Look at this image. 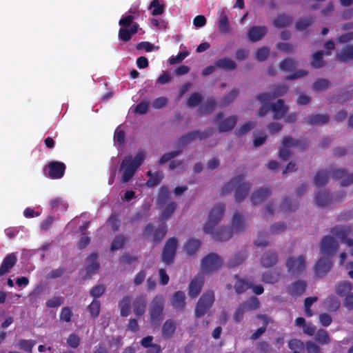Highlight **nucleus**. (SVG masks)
Masks as SVG:
<instances>
[{
    "instance_id": "nucleus-45",
    "label": "nucleus",
    "mask_w": 353,
    "mask_h": 353,
    "mask_svg": "<svg viewBox=\"0 0 353 353\" xmlns=\"http://www.w3.org/2000/svg\"><path fill=\"white\" fill-rule=\"evenodd\" d=\"M246 311L254 310L259 307L260 302L257 297L251 296L241 304Z\"/></svg>"
},
{
    "instance_id": "nucleus-10",
    "label": "nucleus",
    "mask_w": 353,
    "mask_h": 353,
    "mask_svg": "<svg viewBox=\"0 0 353 353\" xmlns=\"http://www.w3.org/2000/svg\"><path fill=\"white\" fill-rule=\"evenodd\" d=\"M339 248V244L334 237L331 236H324L320 244V250L324 257H331L335 255Z\"/></svg>"
},
{
    "instance_id": "nucleus-47",
    "label": "nucleus",
    "mask_w": 353,
    "mask_h": 353,
    "mask_svg": "<svg viewBox=\"0 0 353 353\" xmlns=\"http://www.w3.org/2000/svg\"><path fill=\"white\" fill-rule=\"evenodd\" d=\"M256 125V122L255 121H248L245 123L244 124L239 125L235 130V134L236 136L240 137L243 135L244 134L248 132L251 130L255 128Z\"/></svg>"
},
{
    "instance_id": "nucleus-33",
    "label": "nucleus",
    "mask_w": 353,
    "mask_h": 353,
    "mask_svg": "<svg viewBox=\"0 0 353 353\" xmlns=\"http://www.w3.org/2000/svg\"><path fill=\"white\" fill-rule=\"evenodd\" d=\"M131 297L128 295L125 296L119 302V306L120 307V314L123 317H126L131 313Z\"/></svg>"
},
{
    "instance_id": "nucleus-55",
    "label": "nucleus",
    "mask_w": 353,
    "mask_h": 353,
    "mask_svg": "<svg viewBox=\"0 0 353 353\" xmlns=\"http://www.w3.org/2000/svg\"><path fill=\"white\" fill-rule=\"evenodd\" d=\"M153 8V10H152V14L153 16H157V15H161L162 14L163 12H164V6L163 5H161L160 4L159 0H153L150 6H149V9H152Z\"/></svg>"
},
{
    "instance_id": "nucleus-27",
    "label": "nucleus",
    "mask_w": 353,
    "mask_h": 353,
    "mask_svg": "<svg viewBox=\"0 0 353 353\" xmlns=\"http://www.w3.org/2000/svg\"><path fill=\"white\" fill-rule=\"evenodd\" d=\"M281 276V271L274 269L264 272L262 275L261 280L266 283L274 284L279 281Z\"/></svg>"
},
{
    "instance_id": "nucleus-36",
    "label": "nucleus",
    "mask_w": 353,
    "mask_h": 353,
    "mask_svg": "<svg viewBox=\"0 0 353 353\" xmlns=\"http://www.w3.org/2000/svg\"><path fill=\"white\" fill-rule=\"evenodd\" d=\"M244 220L240 212H236L232 220V230L233 232H238L244 229Z\"/></svg>"
},
{
    "instance_id": "nucleus-60",
    "label": "nucleus",
    "mask_w": 353,
    "mask_h": 353,
    "mask_svg": "<svg viewBox=\"0 0 353 353\" xmlns=\"http://www.w3.org/2000/svg\"><path fill=\"white\" fill-rule=\"evenodd\" d=\"M36 342L33 340L20 339L18 342V345L22 350L32 352V348L34 346Z\"/></svg>"
},
{
    "instance_id": "nucleus-41",
    "label": "nucleus",
    "mask_w": 353,
    "mask_h": 353,
    "mask_svg": "<svg viewBox=\"0 0 353 353\" xmlns=\"http://www.w3.org/2000/svg\"><path fill=\"white\" fill-rule=\"evenodd\" d=\"M314 22V19L310 16L299 19L295 23V28L299 31H303Z\"/></svg>"
},
{
    "instance_id": "nucleus-17",
    "label": "nucleus",
    "mask_w": 353,
    "mask_h": 353,
    "mask_svg": "<svg viewBox=\"0 0 353 353\" xmlns=\"http://www.w3.org/2000/svg\"><path fill=\"white\" fill-rule=\"evenodd\" d=\"M333 179H342L341 186H348L353 183V173L347 174L345 169H336L332 172Z\"/></svg>"
},
{
    "instance_id": "nucleus-26",
    "label": "nucleus",
    "mask_w": 353,
    "mask_h": 353,
    "mask_svg": "<svg viewBox=\"0 0 353 353\" xmlns=\"http://www.w3.org/2000/svg\"><path fill=\"white\" fill-rule=\"evenodd\" d=\"M293 21L291 15L285 13L279 14L273 21V24L276 28H282L289 26Z\"/></svg>"
},
{
    "instance_id": "nucleus-9",
    "label": "nucleus",
    "mask_w": 353,
    "mask_h": 353,
    "mask_svg": "<svg viewBox=\"0 0 353 353\" xmlns=\"http://www.w3.org/2000/svg\"><path fill=\"white\" fill-rule=\"evenodd\" d=\"M138 168L135 164L132 163L131 155L125 157L119 168L120 170H123L121 179V182L123 183H128L133 177Z\"/></svg>"
},
{
    "instance_id": "nucleus-8",
    "label": "nucleus",
    "mask_w": 353,
    "mask_h": 353,
    "mask_svg": "<svg viewBox=\"0 0 353 353\" xmlns=\"http://www.w3.org/2000/svg\"><path fill=\"white\" fill-rule=\"evenodd\" d=\"M285 265L290 273L299 276L305 270V259L303 255L290 256L287 259Z\"/></svg>"
},
{
    "instance_id": "nucleus-63",
    "label": "nucleus",
    "mask_w": 353,
    "mask_h": 353,
    "mask_svg": "<svg viewBox=\"0 0 353 353\" xmlns=\"http://www.w3.org/2000/svg\"><path fill=\"white\" fill-rule=\"evenodd\" d=\"M288 90V86L287 85H276L273 88V92H272V97L274 99H276L279 97H282L285 95V94Z\"/></svg>"
},
{
    "instance_id": "nucleus-20",
    "label": "nucleus",
    "mask_w": 353,
    "mask_h": 353,
    "mask_svg": "<svg viewBox=\"0 0 353 353\" xmlns=\"http://www.w3.org/2000/svg\"><path fill=\"white\" fill-rule=\"evenodd\" d=\"M271 194L270 188H261L254 192L250 197L252 205H256L263 202Z\"/></svg>"
},
{
    "instance_id": "nucleus-28",
    "label": "nucleus",
    "mask_w": 353,
    "mask_h": 353,
    "mask_svg": "<svg viewBox=\"0 0 353 353\" xmlns=\"http://www.w3.org/2000/svg\"><path fill=\"white\" fill-rule=\"evenodd\" d=\"M278 261V256L274 252H267L261 258V263L263 267L269 268L274 265Z\"/></svg>"
},
{
    "instance_id": "nucleus-4",
    "label": "nucleus",
    "mask_w": 353,
    "mask_h": 353,
    "mask_svg": "<svg viewBox=\"0 0 353 353\" xmlns=\"http://www.w3.org/2000/svg\"><path fill=\"white\" fill-rule=\"evenodd\" d=\"M214 293L212 290H207L199 298L194 311L196 318L203 316L212 306L214 302Z\"/></svg>"
},
{
    "instance_id": "nucleus-52",
    "label": "nucleus",
    "mask_w": 353,
    "mask_h": 353,
    "mask_svg": "<svg viewBox=\"0 0 353 353\" xmlns=\"http://www.w3.org/2000/svg\"><path fill=\"white\" fill-rule=\"evenodd\" d=\"M246 259V255L244 253L239 252L234 255L228 263V268H234L243 263Z\"/></svg>"
},
{
    "instance_id": "nucleus-24",
    "label": "nucleus",
    "mask_w": 353,
    "mask_h": 353,
    "mask_svg": "<svg viewBox=\"0 0 353 353\" xmlns=\"http://www.w3.org/2000/svg\"><path fill=\"white\" fill-rule=\"evenodd\" d=\"M214 64L217 68H221L227 71H232L237 68L236 62L228 57L216 60L214 62Z\"/></svg>"
},
{
    "instance_id": "nucleus-61",
    "label": "nucleus",
    "mask_w": 353,
    "mask_h": 353,
    "mask_svg": "<svg viewBox=\"0 0 353 353\" xmlns=\"http://www.w3.org/2000/svg\"><path fill=\"white\" fill-rule=\"evenodd\" d=\"M202 101V97L199 93H192L187 101V105L190 108L198 105Z\"/></svg>"
},
{
    "instance_id": "nucleus-19",
    "label": "nucleus",
    "mask_w": 353,
    "mask_h": 353,
    "mask_svg": "<svg viewBox=\"0 0 353 353\" xmlns=\"http://www.w3.org/2000/svg\"><path fill=\"white\" fill-rule=\"evenodd\" d=\"M17 261V258L14 253L7 254L0 265V276L8 273L14 266Z\"/></svg>"
},
{
    "instance_id": "nucleus-38",
    "label": "nucleus",
    "mask_w": 353,
    "mask_h": 353,
    "mask_svg": "<svg viewBox=\"0 0 353 353\" xmlns=\"http://www.w3.org/2000/svg\"><path fill=\"white\" fill-rule=\"evenodd\" d=\"M176 330V324L173 320L165 321L162 327V334L165 338H170L172 336Z\"/></svg>"
},
{
    "instance_id": "nucleus-57",
    "label": "nucleus",
    "mask_w": 353,
    "mask_h": 353,
    "mask_svg": "<svg viewBox=\"0 0 353 353\" xmlns=\"http://www.w3.org/2000/svg\"><path fill=\"white\" fill-rule=\"evenodd\" d=\"M330 85V81L326 79L319 78L317 79L312 85V88L315 91H321L327 88Z\"/></svg>"
},
{
    "instance_id": "nucleus-6",
    "label": "nucleus",
    "mask_w": 353,
    "mask_h": 353,
    "mask_svg": "<svg viewBox=\"0 0 353 353\" xmlns=\"http://www.w3.org/2000/svg\"><path fill=\"white\" fill-rule=\"evenodd\" d=\"M66 166L61 161H52L49 162L43 168V173L52 179H60L65 174Z\"/></svg>"
},
{
    "instance_id": "nucleus-5",
    "label": "nucleus",
    "mask_w": 353,
    "mask_h": 353,
    "mask_svg": "<svg viewBox=\"0 0 353 353\" xmlns=\"http://www.w3.org/2000/svg\"><path fill=\"white\" fill-rule=\"evenodd\" d=\"M223 260L216 253H210L201 260V272L206 274H212L223 265Z\"/></svg>"
},
{
    "instance_id": "nucleus-34",
    "label": "nucleus",
    "mask_w": 353,
    "mask_h": 353,
    "mask_svg": "<svg viewBox=\"0 0 353 353\" xmlns=\"http://www.w3.org/2000/svg\"><path fill=\"white\" fill-rule=\"evenodd\" d=\"M201 246V241L199 239H190L184 245V250L189 255H194Z\"/></svg>"
},
{
    "instance_id": "nucleus-49",
    "label": "nucleus",
    "mask_w": 353,
    "mask_h": 353,
    "mask_svg": "<svg viewBox=\"0 0 353 353\" xmlns=\"http://www.w3.org/2000/svg\"><path fill=\"white\" fill-rule=\"evenodd\" d=\"M126 241V238L122 234L117 235L112 241L110 250L115 251L123 247Z\"/></svg>"
},
{
    "instance_id": "nucleus-54",
    "label": "nucleus",
    "mask_w": 353,
    "mask_h": 353,
    "mask_svg": "<svg viewBox=\"0 0 353 353\" xmlns=\"http://www.w3.org/2000/svg\"><path fill=\"white\" fill-rule=\"evenodd\" d=\"M216 107V101L214 98L211 97L206 100L202 105L199 110L202 113H210L214 110Z\"/></svg>"
},
{
    "instance_id": "nucleus-21",
    "label": "nucleus",
    "mask_w": 353,
    "mask_h": 353,
    "mask_svg": "<svg viewBox=\"0 0 353 353\" xmlns=\"http://www.w3.org/2000/svg\"><path fill=\"white\" fill-rule=\"evenodd\" d=\"M268 29L265 26H254L250 28L248 32L249 39L252 42L261 40L267 34Z\"/></svg>"
},
{
    "instance_id": "nucleus-59",
    "label": "nucleus",
    "mask_w": 353,
    "mask_h": 353,
    "mask_svg": "<svg viewBox=\"0 0 353 353\" xmlns=\"http://www.w3.org/2000/svg\"><path fill=\"white\" fill-rule=\"evenodd\" d=\"M251 287L250 284L243 279H239L234 285V289L238 294H243Z\"/></svg>"
},
{
    "instance_id": "nucleus-14",
    "label": "nucleus",
    "mask_w": 353,
    "mask_h": 353,
    "mask_svg": "<svg viewBox=\"0 0 353 353\" xmlns=\"http://www.w3.org/2000/svg\"><path fill=\"white\" fill-rule=\"evenodd\" d=\"M147 306V296L145 294H140L136 296L132 301V308L134 314L140 317L145 314Z\"/></svg>"
},
{
    "instance_id": "nucleus-48",
    "label": "nucleus",
    "mask_w": 353,
    "mask_h": 353,
    "mask_svg": "<svg viewBox=\"0 0 353 353\" xmlns=\"http://www.w3.org/2000/svg\"><path fill=\"white\" fill-rule=\"evenodd\" d=\"M340 305L339 299L334 296H328L325 300L326 308L330 312L336 311L339 308Z\"/></svg>"
},
{
    "instance_id": "nucleus-22",
    "label": "nucleus",
    "mask_w": 353,
    "mask_h": 353,
    "mask_svg": "<svg viewBox=\"0 0 353 353\" xmlns=\"http://www.w3.org/2000/svg\"><path fill=\"white\" fill-rule=\"evenodd\" d=\"M139 28V25L137 23H134L130 28H121L119 30L118 37L123 42H128L131 39L133 34H136Z\"/></svg>"
},
{
    "instance_id": "nucleus-39",
    "label": "nucleus",
    "mask_w": 353,
    "mask_h": 353,
    "mask_svg": "<svg viewBox=\"0 0 353 353\" xmlns=\"http://www.w3.org/2000/svg\"><path fill=\"white\" fill-rule=\"evenodd\" d=\"M239 90L237 88L232 89L227 95L224 96L219 106L221 108H225L228 106L239 94Z\"/></svg>"
},
{
    "instance_id": "nucleus-30",
    "label": "nucleus",
    "mask_w": 353,
    "mask_h": 353,
    "mask_svg": "<svg viewBox=\"0 0 353 353\" xmlns=\"http://www.w3.org/2000/svg\"><path fill=\"white\" fill-rule=\"evenodd\" d=\"M330 172L324 170L318 171L314 178V185L319 188L325 185L328 182Z\"/></svg>"
},
{
    "instance_id": "nucleus-43",
    "label": "nucleus",
    "mask_w": 353,
    "mask_h": 353,
    "mask_svg": "<svg viewBox=\"0 0 353 353\" xmlns=\"http://www.w3.org/2000/svg\"><path fill=\"white\" fill-rule=\"evenodd\" d=\"M314 339L316 342L321 345H327L330 343V337L327 332L324 329H319L314 336Z\"/></svg>"
},
{
    "instance_id": "nucleus-29",
    "label": "nucleus",
    "mask_w": 353,
    "mask_h": 353,
    "mask_svg": "<svg viewBox=\"0 0 353 353\" xmlns=\"http://www.w3.org/2000/svg\"><path fill=\"white\" fill-rule=\"evenodd\" d=\"M172 305L178 310H183L185 306V295L182 291L176 292L172 297Z\"/></svg>"
},
{
    "instance_id": "nucleus-7",
    "label": "nucleus",
    "mask_w": 353,
    "mask_h": 353,
    "mask_svg": "<svg viewBox=\"0 0 353 353\" xmlns=\"http://www.w3.org/2000/svg\"><path fill=\"white\" fill-rule=\"evenodd\" d=\"M178 240L175 237L170 238L165 242L163 252L162 261L167 265L172 263L176 255Z\"/></svg>"
},
{
    "instance_id": "nucleus-56",
    "label": "nucleus",
    "mask_w": 353,
    "mask_h": 353,
    "mask_svg": "<svg viewBox=\"0 0 353 353\" xmlns=\"http://www.w3.org/2000/svg\"><path fill=\"white\" fill-rule=\"evenodd\" d=\"M101 303L100 301L94 299L92 303L88 306V310L90 313V315L93 318H96L99 316L100 312Z\"/></svg>"
},
{
    "instance_id": "nucleus-25",
    "label": "nucleus",
    "mask_w": 353,
    "mask_h": 353,
    "mask_svg": "<svg viewBox=\"0 0 353 353\" xmlns=\"http://www.w3.org/2000/svg\"><path fill=\"white\" fill-rule=\"evenodd\" d=\"M237 123V117L232 115L227 119L221 121L219 123V130L220 132H225L232 130Z\"/></svg>"
},
{
    "instance_id": "nucleus-40",
    "label": "nucleus",
    "mask_w": 353,
    "mask_h": 353,
    "mask_svg": "<svg viewBox=\"0 0 353 353\" xmlns=\"http://www.w3.org/2000/svg\"><path fill=\"white\" fill-rule=\"evenodd\" d=\"M325 65V61L323 60V52L319 50L316 52L312 56V61L311 66L314 68H321Z\"/></svg>"
},
{
    "instance_id": "nucleus-64",
    "label": "nucleus",
    "mask_w": 353,
    "mask_h": 353,
    "mask_svg": "<svg viewBox=\"0 0 353 353\" xmlns=\"http://www.w3.org/2000/svg\"><path fill=\"white\" fill-rule=\"evenodd\" d=\"M105 291L104 285L99 284L94 286L90 290V295L95 299L101 297Z\"/></svg>"
},
{
    "instance_id": "nucleus-3",
    "label": "nucleus",
    "mask_w": 353,
    "mask_h": 353,
    "mask_svg": "<svg viewBox=\"0 0 353 353\" xmlns=\"http://www.w3.org/2000/svg\"><path fill=\"white\" fill-rule=\"evenodd\" d=\"M164 306L165 299L163 295L157 294L152 299L149 307L151 323H159L162 321Z\"/></svg>"
},
{
    "instance_id": "nucleus-13",
    "label": "nucleus",
    "mask_w": 353,
    "mask_h": 353,
    "mask_svg": "<svg viewBox=\"0 0 353 353\" xmlns=\"http://www.w3.org/2000/svg\"><path fill=\"white\" fill-rule=\"evenodd\" d=\"M332 266V261L328 257H321L314 266V273L317 277L324 276Z\"/></svg>"
},
{
    "instance_id": "nucleus-58",
    "label": "nucleus",
    "mask_w": 353,
    "mask_h": 353,
    "mask_svg": "<svg viewBox=\"0 0 353 353\" xmlns=\"http://www.w3.org/2000/svg\"><path fill=\"white\" fill-rule=\"evenodd\" d=\"M169 191L168 188L163 185L161 187L159 190V194L157 199V202L159 205H164L167 201L169 199Z\"/></svg>"
},
{
    "instance_id": "nucleus-15",
    "label": "nucleus",
    "mask_w": 353,
    "mask_h": 353,
    "mask_svg": "<svg viewBox=\"0 0 353 353\" xmlns=\"http://www.w3.org/2000/svg\"><path fill=\"white\" fill-rule=\"evenodd\" d=\"M204 284V278L201 275L195 276L189 284L188 295L196 298L201 292Z\"/></svg>"
},
{
    "instance_id": "nucleus-1",
    "label": "nucleus",
    "mask_w": 353,
    "mask_h": 353,
    "mask_svg": "<svg viewBox=\"0 0 353 353\" xmlns=\"http://www.w3.org/2000/svg\"><path fill=\"white\" fill-rule=\"evenodd\" d=\"M225 205L219 203L210 211L207 222L203 226V232L211 234L214 239L224 241L229 240L232 235V231L225 226L216 228V225L221 221L225 212Z\"/></svg>"
},
{
    "instance_id": "nucleus-11",
    "label": "nucleus",
    "mask_w": 353,
    "mask_h": 353,
    "mask_svg": "<svg viewBox=\"0 0 353 353\" xmlns=\"http://www.w3.org/2000/svg\"><path fill=\"white\" fill-rule=\"evenodd\" d=\"M345 194L343 192L339 193L336 196L332 197L330 195L329 192L326 190H321L316 194L315 201L318 206L324 208L327 206L332 200L340 202L345 197Z\"/></svg>"
},
{
    "instance_id": "nucleus-53",
    "label": "nucleus",
    "mask_w": 353,
    "mask_h": 353,
    "mask_svg": "<svg viewBox=\"0 0 353 353\" xmlns=\"http://www.w3.org/2000/svg\"><path fill=\"white\" fill-rule=\"evenodd\" d=\"M106 223L111 228L112 230L114 232L118 231L121 225V221L118 218V215L116 213L111 214V215L107 220Z\"/></svg>"
},
{
    "instance_id": "nucleus-62",
    "label": "nucleus",
    "mask_w": 353,
    "mask_h": 353,
    "mask_svg": "<svg viewBox=\"0 0 353 353\" xmlns=\"http://www.w3.org/2000/svg\"><path fill=\"white\" fill-rule=\"evenodd\" d=\"M181 152H182V150H178L165 153L163 155H162V157L160 158V159L159 161V163L160 165H163V164L167 163L168 161H169L170 160L172 159L173 158L179 156L180 154H181Z\"/></svg>"
},
{
    "instance_id": "nucleus-44",
    "label": "nucleus",
    "mask_w": 353,
    "mask_h": 353,
    "mask_svg": "<svg viewBox=\"0 0 353 353\" xmlns=\"http://www.w3.org/2000/svg\"><path fill=\"white\" fill-rule=\"evenodd\" d=\"M197 130L190 131L179 138L177 143L179 146H183L196 139Z\"/></svg>"
},
{
    "instance_id": "nucleus-12",
    "label": "nucleus",
    "mask_w": 353,
    "mask_h": 353,
    "mask_svg": "<svg viewBox=\"0 0 353 353\" xmlns=\"http://www.w3.org/2000/svg\"><path fill=\"white\" fill-rule=\"evenodd\" d=\"M330 232L345 243L347 246H353V239L347 238L352 232V228L350 226L336 225L331 229Z\"/></svg>"
},
{
    "instance_id": "nucleus-35",
    "label": "nucleus",
    "mask_w": 353,
    "mask_h": 353,
    "mask_svg": "<svg viewBox=\"0 0 353 353\" xmlns=\"http://www.w3.org/2000/svg\"><path fill=\"white\" fill-rule=\"evenodd\" d=\"M336 59L338 61L343 62L353 60V46H346L344 47L341 52L336 54Z\"/></svg>"
},
{
    "instance_id": "nucleus-42",
    "label": "nucleus",
    "mask_w": 353,
    "mask_h": 353,
    "mask_svg": "<svg viewBox=\"0 0 353 353\" xmlns=\"http://www.w3.org/2000/svg\"><path fill=\"white\" fill-rule=\"evenodd\" d=\"M352 289V283L350 281H344L336 285V293L340 296H344L346 294L350 293Z\"/></svg>"
},
{
    "instance_id": "nucleus-32",
    "label": "nucleus",
    "mask_w": 353,
    "mask_h": 353,
    "mask_svg": "<svg viewBox=\"0 0 353 353\" xmlns=\"http://www.w3.org/2000/svg\"><path fill=\"white\" fill-rule=\"evenodd\" d=\"M168 232V226L164 221H162L159 227L154 231L152 236V241L156 243H160L162 239L165 236Z\"/></svg>"
},
{
    "instance_id": "nucleus-31",
    "label": "nucleus",
    "mask_w": 353,
    "mask_h": 353,
    "mask_svg": "<svg viewBox=\"0 0 353 353\" xmlns=\"http://www.w3.org/2000/svg\"><path fill=\"white\" fill-rule=\"evenodd\" d=\"M98 254L97 253H92L87 258L88 265L86 268L87 274H92L96 272L99 268V263L97 262Z\"/></svg>"
},
{
    "instance_id": "nucleus-46",
    "label": "nucleus",
    "mask_w": 353,
    "mask_h": 353,
    "mask_svg": "<svg viewBox=\"0 0 353 353\" xmlns=\"http://www.w3.org/2000/svg\"><path fill=\"white\" fill-rule=\"evenodd\" d=\"M176 208V203L174 201L169 203L163 209L160 219L165 222V220L168 219L171 215L174 212Z\"/></svg>"
},
{
    "instance_id": "nucleus-16",
    "label": "nucleus",
    "mask_w": 353,
    "mask_h": 353,
    "mask_svg": "<svg viewBox=\"0 0 353 353\" xmlns=\"http://www.w3.org/2000/svg\"><path fill=\"white\" fill-rule=\"evenodd\" d=\"M307 284L304 280H297L287 287V292L292 296L297 297L302 295L306 290Z\"/></svg>"
},
{
    "instance_id": "nucleus-2",
    "label": "nucleus",
    "mask_w": 353,
    "mask_h": 353,
    "mask_svg": "<svg viewBox=\"0 0 353 353\" xmlns=\"http://www.w3.org/2000/svg\"><path fill=\"white\" fill-rule=\"evenodd\" d=\"M243 179L244 176L241 174L231 179L222 188L221 196L230 192L233 188H236L234 191L235 201L237 203L242 202L248 196L251 188L250 183L243 182Z\"/></svg>"
},
{
    "instance_id": "nucleus-23",
    "label": "nucleus",
    "mask_w": 353,
    "mask_h": 353,
    "mask_svg": "<svg viewBox=\"0 0 353 353\" xmlns=\"http://www.w3.org/2000/svg\"><path fill=\"white\" fill-rule=\"evenodd\" d=\"M330 117L327 114H316L307 117L304 119V121L311 125H324L329 122Z\"/></svg>"
},
{
    "instance_id": "nucleus-18",
    "label": "nucleus",
    "mask_w": 353,
    "mask_h": 353,
    "mask_svg": "<svg viewBox=\"0 0 353 353\" xmlns=\"http://www.w3.org/2000/svg\"><path fill=\"white\" fill-rule=\"evenodd\" d=\"M271 110L274 112L273 119L278 120L283 118L288 111V106L286 105L283 99H278L276 103L270 104Z\"/></svg>"
},
{
    "instance_id": "nucleus-51",
    "label": "nucleus",
    "mask_w": 353,
    "mask_h": 353,
    "mask_svg": "<svg viewBox=\"0 0 353 353\" xmlns=\"http://www.w3.org/2000/svg\"><path fill=\"white\" fill-rule=\"evenodd\" d=\"M289 348L293 353H301L304 350L303 343L299 339H293L288 342Z\"/></svg>"
},
{
    "instance_id": "nucleus-37",
    "label": "nucleus",
    "mask_w": 353,
    "mask_h": 353,
    "mask_svg": "<svg viewBox=\"0 0 353 353\" xmlns=\"http://www.w3.org/2000/svg\"><path fill=\"white\" fill-rule=\"evenodd\" d=\"M219 31L223 34H226L230 31V24L228 17L225 11L221 13L220 18L218 22Z\"/></svg>"
},
{
    "instance_id": "nucleus-50",
    "label": "nucleus",
    "mask_w": 353,
    "mask_h": 353,
    "mask_svg": "<svg viewBox=\"0 0 353 353\" xmlns=\"http://www.w3.org/2000/svg\"><path fill=\"white\" fill-rule=\"evenodd\" d=\"M296 65V62L292 58H286L280 63V69L285 72L293 71Z\"/></svg>"
}]
</instances>
